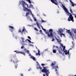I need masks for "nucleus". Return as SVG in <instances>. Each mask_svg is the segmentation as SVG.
Instances as JSON below:
<instances>
[{
  "label": "nucleus",
  "mask_w": 76,
  "mask_h": 76,
  "mask_svg": "<svg viewBox=\"0 0 76 76\" xmlns=\"http://www.w3.org/2000/svg\"><path fill=\"white\" fill-rule=\"evenodd\" d=\"M68 32H70V30H68Z\"/></svg>",
  "instance_id": "obj_44"
},
{
  "label": "nucleus",
  "mask_w": 76,
  "mask_h": 76,
  "mask_svg": "<svg viewBox=\"0 0 76 76\" xmlns=\"http://www.w3.org/2000/svg\"><path fill=\"white\" fill-rule=\"evenodd\" d=\"M27 53L28 54H29V56H31V54L30 53H29V50H28L27 51Z\"/></svg>",
  "instance_id": "obj_18"
},
{
  "label": "nucleus",
  "mask_w": 76,
  "mask_h": 76,
  "mask_svg": "<svg viewBox=\"0 0 76 76\" xmlns=\"http://www.w3.org/2000/svg\"><path fill=\"white\" fill-rule=\"evenodd\" d=\"M9 28H11V29H13L14 28V27H13L11 26H9Z\"/></svg>",
  "instance_id": "obj_25"
},
{
  "label": "nucleus",
  "mask_w": 76,
  "mask_h": 76,
  "mask_svg": "<svg viewBox=\"0 0 76 76\" xmlns=\"http://www.w3.org/2000/svg\"><path fill=\"white\" fill-rule=\"evenodd\" d=\"M22 45H24V44H23Z\"/></svg>",
  "instance_id": "obj_54"
},
{
  "label": "nucleus",
  "mask_w": 76,
  "mask_h": 76,
  "mask_svg": "<svg viewBox=\"0 0 76 76\" xmlns=\"http://www.w3.org/2000/svg\"><path fill=\"white\" fill-rule=\"evenodd\" d=\"M20 75H21V76H23V74H21Z\"/></svg>",
  "instance_id": "obj_40"
},
{
  "label": "nucleus",
  "mask_w": 76,
  "mask_h": 76,
  "mask_svg": "<svg viewBox=\"0 0 76 76\" xmlns=\"http://www.w3.org/2000/svg\"><path fill=\"white\" fill-rule=\"evenodd\" d=\"M42 23H45V21L44 20L42 19L41 20Z\"/></svg>",
  "instance_id": "obj_24"
},
{
  "label": "nucleus",
  "mask_w": 76,
  "mask_h": 76,
  "mask_svg": "<svg viewBox=\"0 0 76 76\" xmlns=\"http://www.w3.org/2000/svg\"><path fill=\"white\" fill-rule=\"evenodd\" d=\"M38 66L39 67H37V69H40L41 70H42V68L40 66V65H39V64H38Z\"/></svg>",
  "instance_id": "obj_17"
},
{
  "label": "nucleus",
  "mask_w": 76,
  "mask_h": 76,
  "mask_svg": "<svg viewBox=\"0 0 76 76\" xmlns=\"http://www.w3.org/2000/svg\"><path fill=\"white\" fill-rule=\"evenodd\" d=\"M65 46L64 47H63V50L61 48V47H60V48H61V49L59 48L58 47V46H56V48H57V50L58 51V52L59 53V54H63V53H62V52H63V51H64V50H65Z\"/></svg>",
  "instance_id": "obj_4"
},
{
  "label": "nucleus",
  "mask_w": 76,
  "mask_h": 76,
  "mask_svg": "<svg viewBox=\"0 0 76 76\" xmlns=\"http://www.w3.org/2000/svg\"><path fill=\"white\" fill-rule=\"evenodd\" d=\"M66 31H68V30H67V29H66Z\"/></svg>",
  "instance_id": "obj_53"
},
{
  "label": "nucleus",
  "mask_w": 76,
  "mask_h": 76,
  "mask_svg": "<svg viewBox=\"0 0 76 76\" xmlns=\"http://www.w3.org/2000/svg\"><path fill=\"white\" fill-rule=\"evenodd\" d=\"M44 29V28H42V29Z\"/></svg>",
  "instance_id": "obj_55"
},
{
  "label": "nucleus",
  "mask_w": 76,
  "mask_h": 76,
  "mask_svg": "<svg viewBox=\"0 0 76 76\" xmlns=\"http://www.w3.org/2000/svg\"><path fill=\"white\" fill-rule=\"evenodd\" d=\"M27 1H28V3L30 4H31V1L30 0H26Z\"/></svg>",
  "instance_id": "obj_22"
},
{
  "label": "nucleus",
  "mask_w": 76,
  "mask_h": 76,
  "mask_svg": "<svg viewBox=\"0 0 76 76\" xmlns=\"http://www.w3.org/2000/svg\"><path fill=\"white\" fill-rule=\"evenodd\" d=\"M43 76H46L45 75V74H43Z\"/></svg>",
  "instance_id": "obj_48"
},
{
  "label": "nucleus",
  "mask_w": 76,
  "mask_h": 76,
  "mask_svg": "<svg viewBox=\"0 0 76 76\" xmlns=\"http://www.w3.org/2000/svg\"><path fill=\"white\" fill-rule=\"evenodd\" d=\"M35 30H36V31H38V30L37 29V28H34Z\"/></svg>",
  "instance_id": "obj_36"
},
{
  "label": "nucleus",
  "mask_w": 76,
  "mask_h": 76,
  "mask_svg": "<svg viewBox=\"0 0 76 76\" xmlns=\"http://www.w3.org/2000/svg\"><path fill=\"white\" fill-rule=\"evenodd\" d=\"M31 14L32 15V16H34V15H33V14H32V12H31Z\"/></svg>",
  "instance_id": "obj_39"
},
{
  "label": "nucleus",
  "mask_w": 76,
  "mask_h": 76,
  "mask_svg": "<svg viewBox=\"0 0 76 76\" xmlns=\"http://www.w3.org/2000/svg\"><path fill=\"white\" fill-rule=\"evenodd\" d=\"M71 3H72V6H73V7H74V6H75V4H74L72 2Z\"/></svg>",
  "instance_id": "obj_32"
},
{
  "label": "nucleus",
  "mask_w": 76,
  "mask_h": 76,
  "mask_svg": "<svg viewBox=\"0 0 76 76\" xmlns=\"http://www.w3.org/2000/svg\"><path fill=\"white\" fill-rule=\"evenodd\" d=\"M55 38L56 39V40H57V42H58V43H61V40H60V39H57V37H55Z\"/></svg>",
  "instance_id": "obj_11"
},
{
  "label": "nucleus",
  "mask_w": 76,
  "mask_h": 76,
  "mask_svg": "<svg viewBox=\"0 0 76 76\" xmlns=\"http://www.w3.org/2000/svg\"><path fill=\"white\" fill-rule=\"evenodd\" d=\"M34 19L35 21H37V19H36V18H35L34 17Z\"/></svg>",
  "instance_id": "obj_35"
},
{
  "label": "nucleus",
  "mask_w": 76,
  "mask_h": 76,
  "mask_svg": "<svg viewBox=\"0 0 76 76\" xmlns=\"http://www.w3.org/2000/svg\"><path fill=\"white\" fill-rule=\"evenodd\" d=\"M11 61H13V60H12V59L11 60Z\"/></svg>",
  "instance_id": "obj_49"
},
{
  "label": "nucleus",
  "mask_w": 76,
  "mask_h": 76,
  "mask_svg": "<svg viewBox=\"0 0 76 76\" xmlns=\"http://www.w3.org/2000/svg\"><path fill=\"white\" fill-rule=\"evenodd\" d=\"M70 2H71V3H72V1H71V0H69Z\"/></svg>",
  "instance_id": "obj_45"
},
{
  "label": "nucleus",
  "mask_w": 76,
  "mask_h": 76,
  "mask_svg": "<svg viewBox=\"0 0 76 76\" xmlns=\"http://www.w3.org/2000/svg\"><path fill=\"white\" fill-rule=\"evenodd\" d=\"M66 33H68L69 34H70V36H71L72 37V38L73 39V36H75V35L74 34L72 33L71 32H69L68 31H66Z\"/></svg>",
  "instance_id": "obj_9"
},
{
  "label": "nucleus",
  "mask_w": 76,
  "mask_h": 76,
  "mask_svg": "<svg viewBox=\"0 0 76 76\" xmlns=\"http://www.w3.org/2000/svg\"><path fill=\"white\" fill-rule=\"evenodd\" d=\"M28 39H30V40H31V37H30L28 36Z\"/></svg>",
  "instance_id": "obj_34"
},
{
  "label": "nucleus",
  "mask_w": 76,
  "mask_h": 76,
  "mask_svg": "<svg viewBox=\"0 0 76 76\" xmlns=\"http://www.w3.org/2000/svg\"><path fill=\"white\" fill-rule=\"evenodd\" d=\"M15 63H16V64L15 65V68L16 69L18 67V64H17V60L16 61H15Z\"/></svg>",
  "instance_id": "obj_20"
},
{
  "label": "nucleus",
  "mask_w": 76,
  "mask_h": 76,
  "mask_svg": "<svg viewBox=\"0 0 76 76\" xmlns=\"http://www.w3.org/2000/svg\"><path fill=\"white\" fill-rule=\"evenodd\" d=\"M53 37H52V38H53V39H52V40H51V41H53V42H54V40H55V39H54V38H53Z\"/></svg>",
  "instance_id": "obj_30"
},
{
  "label": "nucleus",
  "mask_w": 76,
  "mask_h": 76,
  "mask_svg": "<svg viewBox=\"0 0 76 76\" xmlns=\"http://www.w3.org/2000/svg\"><path fill=\"white\" fill-rule=\"evenodd\" d=\"M70 12H71V14H72V15H74V16H75V18H76V15L73 14V12H72V10L71 8L70 9Z\"/></svg>",
  "instance_id": "obj_14"
},
{
  "label": "nucleus",
  "mask_w": 76,
  "mask_h": 76,
  "mask_svg": "<svg viewBox=\"0 0 76 76\" xmlns=\"http://www.w3.org/2000/svg\"><path fill=\"white\" fill-rule=\"evenodd\" d=\"M26 5H27V7H28V8L32 7H33V5L32 4H30L29 6V7H28V5H27V4H26Z\"/></svg>",
  "instance_id": "obj_16"
},
{
  "label": "nucleus",
  "mask_w": 76,
  "mask_h": 76,
  "mask_svg": "<svg viewBox=\"0 0 76 76\" xmlns=\"http://www.w3.org/2000/svg\"><path fill=\"white\" fill-rule=\"evenodd\" d=\"M42 29H43V27H42Z\"/></svg>",
  "instance_id": "obj_51"
},
{
  "label": "nucleus",
  "mask_w": 76,
  "mask_h": 76,
  "mask_svg": "<svg viewBox=\"0 0 76 76\" xmlns=\"http://www.w3.org/2000/svg\"><path fill=\"white\" fill-rule=\"evenodd\" d=\"M29 15V12H27L26 13V16H28V15Z\"/></svg>",
  "instance_id": "obj_28"
},
{
  "label": "nucleus",
  "mask_w": 76,
  "mask_h": 76,
  "mask_svg": "<svg viewBox=\"0 0 76 76\" xmlns=\"http://www.w3.org/2000/svg\"><path fill=\"white\" fill-rule=\"evenodd\" d=\"M39 32H42V30H40V31H39Z\"/></svg>",
  "instance_id": "obj_41"
},
{
  "label": "nucleus",
  "mask_w": 76,
  "mask_h": 76,
  "mask_svg": "<svg viewBox=\"0 0 76 76\" xmlns=\"http://www.w3.org/2000/svg\"><path fill=\"white\" fill-rule=\"evenodd\" d=\"M24 50L25 51H26V52H27V51H29V50H27V49H24Z\"/></svg>",
  "instance_id": "obj_33"
},
{
  "label": "nucleus",
  "mask_w": 76,
  "mask_h": 76,
  "mask_svg": "<svg viewBox=\"0 0 76 76\" xmlns=\"http://www.w3.org/2000/svg\"><path fill=\"white\" fill-rule=\"evenodd\" d=\"M13 62H15V61H13Z\"/></svg>",
  "instance_id": "obj_56"
},
{
  "label": "nucleus",
  "mask_w": 76,
  "mask_h": 76,
  "mask_svg": "<svg viewBox=\"0 0 76 76\" xmlns=\"http://www.w3.org/2000/svg\"><path fill=\"white\" fill-rule=\"evenodd\" d=\"M14 52H15V53H19L20 52V51H17V50H16L14 51Z\"/></svg>",
  "instance_id": "obj_27"
},
{
  "label": "nucleus",
  "mask_w": 76,
  "mask_h": 76,
  "mask_svg": "<svg viewBox=\"0 0 76 76\" xmlns=\"http://www.w3.org/2000/svg\"><path fill=\"white\" fill-rule=\"evenodd\" d=\"M45 29H44V28H43V30H44Z\"/></svg>",
  "instance_id": "obj_52"
},
{
  "label": "nucleus",
  "mask_w": 76,
  "mask_h": 76,
  "mask_svg": "<svg viewBox=\"0 0 76 76\" xmlns=\"http://www.w3.org/2000/svg\"><path fill=\"white\" fill-rule=\"evenodd\" d=\"M43 31H45V34H47L48 37L49 38H50V37H53V30L52 29H50L49 30V32L46 31V30L45 29Z\"/></svg>",
  "instance_id": "obj_3"
},
{
  "label": "nucleus",
  "mask_w": 76,
  "mask_h": 76,
  "mask_svg": "<svg viewBox=\"0 0 76 76\" xmlns=\"http://www.w3.org/2000/svg\"><path fill=\"white\" fill-rule=\"evenodd\" d=\"M41 65H42V66H43V68H44L43 69H44V67H45L43 66H45V64H42Z\"/></svg>",
  "instance_id": "obj_29"
},
{
  "label": "nucleus",
  "mask_w": 76,
  "mask_h": 76,
  "mask_svg": "<svg viewBox=\"0 0 76 76\" xmlns=\"http://www.w3.org/2000/svg\"><path fill=\"white\" fill-rule=\"evenodd\" d=\"M70 49L72 50V49Z\"/></svg>",
  "instance_id": "obj_60"
},
{
  "label": "nucleus",
  "mask_w": 76,
  "mask_h": 76,
  "mask_svg": "<svg viewBox=\"0 0 76 76\" xmlns=\"http://www.w3.org/2000/svg\"><path fill=\"white\" fill-rule=\"evenodd\" d=\"M40 25H41V24H40Z\"/></svg>",
  "instance_id": "obj_61"
},
{
  "label": "nucleus",
  "mask_w": 76,
  "mask_h": 76,
  "mask_svg": "<svg viewBox=\"0 0 76 76\" xmlns=\"http://www.w3.org/2000/svg\"><path fill=\"white\" fill-rule=\"evenodd\" d=\"M56 64L55 62L53 63L52 62L51 65V66L52 67L53 69H56V67H57V68H58V67L57 66H54L56 65Z\"/></svg>",
  "instance_id": "obj_7"
},
{
  "label": "nucleus",
  "mask_w": 76,
  "mask_h": 76,
  "mask_svg": "<svg viewBox=\"0 0 76 76\" xmlns=\"http://www.w3.org/2000/svg\"><path fill=\"white\" fill-rule=\"evenodd\" d=\"M24 31H26V28H23L22 30V31L21 30V29H20L18 31V32H19V33H20L21 32V34L22 35Z\"/></svg>",
  "instance_id": "obj_8"
},
{
  "label": "nucleus",
  "mask_w": 76,
  "mask_h": 76,
  "mask_svg": "<svg viewBox=\"0 0 76 76\" xmlns=\"http://www.w3.org/2000/svg\"><path fill=\"white\" fill-rule=\"evenodd\" d=\"M34 53H37V52H36V51H35V50H34Z\"/></svg>",
  "instance_id": "obj_46"
},
{
  "label": "nucleus",
  "mask_w": 76,
  "mask_h": 76,
  "mask_svg": "<svg viewBox=\"0 0 76 76\" xmlns=\"http://www.w3.org/2000/svg\"><path fill=\"white\" fill-rule=\"evenodd\" d=\"M50 1L52 3H54L56 5H58V4L55 2V1L57 2V1L56 0H50Z\"/></svg>",
  "instance_id": "obj_10"
},
{
  "label": "nucleus",
  "mask_w": 76,
  "mask_h": 76,
  "mask_svg": "<svg viewBox=\"0 0 76 76\" xmlns=\"http://www.w3.org/2000/svg\"><path fill=\"white\" fill-rule=\"evenodd\" d=\"M61 47H62L63 48V47H64V46H63V45L62 44H61Z\"/></svg>",
  "instance_id": "obj_37"
},
{
  "label": "nucleus",
  "mask_w": 76,
  "mask_h": 76,
  "mask_svg": "<svg viewBox=\"0 0 76 76\" xmlns=\"http://www.w3.org/2000/svg\"><path fill=\"white\" fill-rule=\"evenodd\" d=\"M53 53H56V50H53Z\"/></svg>",
  "instance_id": "obj_26"
},
{
  "label": "nucleus",
  "mask_w": 76,
  "mask_h": 76,
  "mask_svg": "<svg viewBox=\"0 0 76 76\" xmlns=\"http://www.w3.org/2000/svg\"><path fill=\"white\" fill-rule=\"evenodd\" d=\"M41 26V27H42V26Z\"/></svg>",
  "instance_id": "obj_50"
},
{
  "label": "nucleus",
  "mask_w": 76,
  "mask_h": 76,
  "mask_svg": "<svg viewBox=\"0 0 76 76\" xmlns=\"http://www.w3.org/2000/svg\"><path fill=\"white\" fill-rule=\"evenodd\" d=\"M23 48H24V47L23 46H21V49H23Z\"/></svg>",
  "instance_id": "obj_38"
},
{
  "label": "nucleus",
  "mask_w": 76,
  "mask_h": 76,
  "mask_svg": "<svg viewBox=\"0 0 76 76\" xmlns=\"http://www.w3.org/2000/svg\"><path fill=\"white\" fill-rule=\"evenodd\" d=\"M27 19H29V17L28 16L27 17Z\"/></svg>",
  "instance_id": "obj_47"
},
{
  "label": "nucleus",
  "mask_w": 76,
  "mask_h": 76,
  "mask_svg": "<svg viewBox=\"0 0 76 76\" xmlns=\"http://www.w3.org/2000/svg\"><path fill=\"white\" fill-rule=\"evenodd\" d=\"M72 44L73 45H74V44L73 43V42H72Z\"/></svg>",
  "instance_id": "obj_43"
},
{
  "label": "nucleus",
  "mask_w": 76,
  "mask_h": 76,
  "mask_svg": "<svg viewBox=\"0 0 76 76\" xmlns=\"http://www.w3.org/2000/svg\"><path fill=\"white\" fill-rule=\"evenodd\" d=\"M30 58H32V59H33V60L34 61H35L36 60V59H35V58L33 57V56H30Z\"/></svg>",
  "instance_id": "obj_15"
},
{
  "label": "nucleus",
  "mask_w": 76,
  "mask_h": 76,
  "mask_svg": "<svg viewBox=\"0 0 76 76\" xmlns=\"http://www.w3.org/2000/svg\"><path fill=\"white\" fill-rule=\"evenodd\" d=\"M75 76H76V75H75Z\"/></svg>",
  "instance_id": "obj_62"
},
{
  "label": "nucleus",
  "mask_w": 76,
  "mask_h": 76,
  "mask_svg": "<svg viewBox=\"0 0 76 76\" xmlns=\"http://www.w3.org/2000/svg\"><path fill=\"white\" fill-rule=\"evenodd\" d=\"M19 53H20V54H23V55H24V56H25V53L23 52L20 51Z\"/></svg>",
  "instance_id": "obj_19"
},
{
  "label": "nucleus",
  "mask_w": 76,
  "mask_h": 76,
  "mask_svg": "<svg viewBox=\"0 0 76 76\" xmlns=\"http://www.w3.org/2000/svg\"><path fill=\"white\" fill-rule=\"evenodd\" d=\"M36 24H37V26H38L39 28H41V27H40V26H39V24H38V23L37 22Z\"/></svg>",
  "instance_id": "obj_23"
},
{
  "label": "nucleus",
  "mask_w": 76,
  "mask_h": 76,
  "mask_svg": "<svg viewBox=\"0 0 76 76\" xmlns=\"http://www.w3.org/2000/svg\"><path fill=\"white\" fill-rule=\"evenodd\" d=\"M38 53H36V56H41V54H40V50H39L38 49Z\"/></svg>",
  "instance_id": "obj_12"
},
{
  "label": "nucleus",
  "mask_w": 76,
  "mask_h": 76,
  "mask_svg": "<svg viewBox=\"0 0 76 76\" xmlns=\"http://www.w3.org/2000/svg\"><path fill=\"white\" fill-rule=\"evenodd\" d=\"M76 76V75H75V76Z\"/></svg>",
  "instance_id": "obj_59"
},
{
  "label": "nucleus",
  "mask_w": 76,
  "mask_h": 76,
  "mask_svg": "<svg viewBox=\"0 0 76 76\" xmlns=\"http://www.w3.org/2000/svg\"><path fill=\"white\" fill-rule=\"evenodd\" d=\"M65 52V53L66 55H67V54H69V51H67V50H64V53Z\"/></svg>",
  "instance_id": "obj_13"
},
{
  "label": "nucleus",
  "mask_w": 76,
  "mask_h": 76,
  "mask_svg": "<svg viewBox=\"0 0 76 76\" xmlns=\"http://www.w3.org/2000/svg\"><path fill=\"white\" fill-rule=\"evenodd\" d=\"M63 30L62 29H59L58 31V34L60 35L61 38H62V35H63L64 37H65V34L62 33V32H63Z\"/></svg>",
  "instance_id": "obj_6"
},
{
  "label": "nucleus",
  "mask_w": 76,
  "mask_h": 76,
  "mask_svg": "<svg viewBox=\"0 0 76 76\" xmlns=\"http://www.w3.org/2000/svg\"><path fill=\"white\" fill-rule=\"evenodd\" d=\"M23 28H25V27H24Z\"/></svg>",
  "instance_id": "obj_58"
},
{
  "label": "nucleus",
  "mask_w": 76,
  "mask_h": 76,
  "mask_svg": "<svg viewBox=\"0 0 76 76\" xmlns=\"http://www.w3.org/2000/svg\"><path fill=\"white\" fill-rule=\"evenodd\" d=\"M14 29H12L11 30L12 32H13V31Z\"/></svg>",
  "instance_id": "obj_42"
},
{
  "label": "nucleus",
  "mask_w": 76,
  "mask_h": 76,
  "mask_svg": "<svg viewBox=\"0 0 76 76\" xmlns=\"http://www.w3.org/2000/svg\"><path fill=\"white\" fill-rule=\"evenodd\" d=\"M26 41H28L29 42H30V43H31V41L30 40H29V39H26Z\"/></svg>",
  "instance_id": "obj_31"
},
{
  "label": "nucleus",
  "mask_w": 76,
  "mask_h": 76,
  "mask_svg": "<svg viewBox=\"0 0 76 76\" xmlns=\"http://www.w3.org/2000/svg\"><path fill=\"white\" fill-rule=\"evenodd\" d=\"M21 39H22L23 42V43H25V41H24L25 39H24V38L22 37L21 38Z\"/></svg>",
  "instance_id": "obj_21"
},
{
  "label": "nucleus",
  "mask_w": 76,
  "mask_h": 76,
  "mask_svg": "<svg viewBox=\"0 0 76 76\" xmlns=\"http://www.w3.org/2000/svg\"><path fill=\"white\" fill-rule=\"evenodd\" d=\"M44 69H42L41 71L43 73H45L46 75L47 76H48V75L50 73L49 69H47V68L45 67H44Z\"/></svg>",
  "instance_id": "obj_5"
},
{
  "label": "nucleus",
  "mask_w": 76,
  "mask_h": 76,
  "mask_svg": "<svg viewBox=\"0 0 76 76\" xmlns=\"http://www.w3.org/2000/svg\"><path fill=\"white\" fill-rule=\"evenodd\" d=\"M41 54H43V53H42Z\"/></svg>",
  "instance_id": "obj_57"
},
{
  "label": "nucleus",
  "mask_w": 76,
  "mask_h": 76,
  "mask_svg": "<svg viewBox=\"0 0 76 76\" xmlns=\"http://www.w3.org/2000/svg\"><path fill=\"white\" fill-rule=\"evenodd\" d=\"M62 7H63V9L65 10V12L67 14H69V15H70L69 16V18H68V21H70L71 20V21H72L73 22H74V20H73V17L72 16V15L71 14V13H69V11L67 10V9L66 8L65 6H64V5H63V4L62 5Z\"/></svg>",
  "instance_id": "obj_1"
},
{
  "label": "nucleus",
  "mask_w": 76,
  "mask_h": 76,
  "mask_svg": "<svg viewBox=\"0 0 76 76\" xmlns=\"http://www.w3.org/2000/svg\"><path fill=\"white\" fill-rule=\"evenodd\" d=\"M21 3L23 6V7L24 8L23 10L24 11H26V10L29 12V13H31L32 12V11H31V10H29V9H28L25 6H26V3H25V2L23 1H20L19 3V4H21Z\"/></svg>",
  "instance_id": "obj_2"
}]
</instances>
